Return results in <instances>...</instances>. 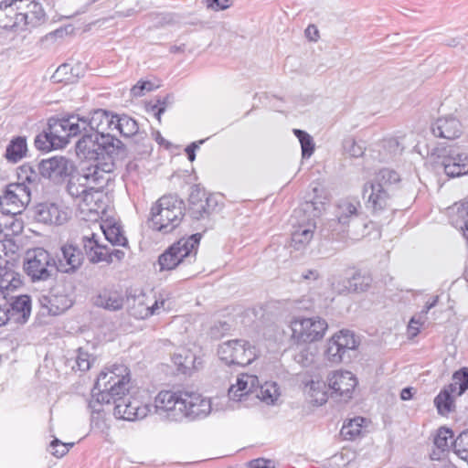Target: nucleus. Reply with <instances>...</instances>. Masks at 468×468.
<instances>
[{"label":"nucleus","mask_w":468,"mask_h":468,"mask_svg":"<svg viewBox=\"0 0 468 468\" xmlns=\"http://www.w3.org/2000/svg\"><path fill=\"white\" fill-rule=\"evenodd\" d=\"M115 115L109 112L98 109L88 116L69 115L60 119L51 118L48 121L47 131L37 136L36 146L44 151L62 148L69 142V138L76 136L90 128V132L101 136H113Z\"/></svg>","instance_id":"f257e3e1"},{"label":"nucleus","mask_w":468,"mask_h":468,"mask_svg":"<svg viewBox=\"0 0 468 468\" xmlns=\"http://www.w3.org/2000/svg\"><path fill=\"white\" fill-rule=\"evenodd\" d=\"M154 412L171 421L195 420L211 412V401L201 394L187 390H162L154 400Z\"/></svg>","instance_id":"f03ea898"},{"label":"nucleus","mask_w":468,"mask_h":468,"mask_svg":"<svg viewBox=\"0 0 468 468\" xmlns=\"http://www.w3.org/2000/svg\"><path fill=\"white\" fill-rule=\"evenodd\" d=\"M20 284L18 273L7 267H0V326L8 322L25 324L30 316L29 296L10 294V292Z\"/></svg>","instance_id":"7ed1b4c3"},{"label":"nucleus","mask_w":468,"mask_h":468,"mask_svg":"<svg viewBox=\"0 0 468 468\" xmlns=\"http://www.w3.org/2000/svg\"><path fill=\"white\" fill-rule=\"evenodd\" d=\"M76 154L80 158L92 161L90 165L112 161L114 171L117 162L125 158L126 149L115 136L100 137L87 130L76 143Z\"/></svg>","instance_id":"20e7f679"},{"label":"nucleus","mask_w":468,"mask_h":468,"mask_svg":"<svg viewBox=\"0 0 468 468\" xmlns=\"http://www.w3.org/2000/svg\"><path fill=\"white\" fill-rule=\"evenodd\" d=\"M324 209V203L321 200L305 201L294 209L292 216L293 231L291 238V246L294 250H303L310 243L316 229V219Z\"/></svg>","instance_id":"39448f33"},{"label":"nucleus","mask_w":468,"mask_h":468,"mask_svg":"<svg viewBox=\"0 0 468 468\" xmlns=\"http://www.w3.org/2000/svg\"><path fill=\"white\" fill-rule=\"evenodd\" d=\"M130 370L124 365H113L102 370L95 382L92 397L98 401H111L126 395L129 390Z\"/></svg>","instance_id":"423d86ee"},{"label":"nucleus","mask_w":468,"mask_h":468,"mask_svg":"<svg viewBox=\"0 0 468 468\" xmlns=\"http://www.w3.org/2000/svg\"><path fill=\"white\" fill-rule=\"evenodd\" d=\"M400 180L399 174L388 168L379 170L374 179L367 182L363 187V197L367 206L374 212L387 208L391 200L394 185Z\"/></svg>","instance_id":"0eeeda50"},{"label":"nucleus","mask_w":468,"mask_h":468,"mask_svg":"<svg viewBox=\"0 0 468 468\" xmlns=\"http://www.w3.org/2000/svg\"><path fill=\"white\" fill-rule=\"evenodd\" d=\"M112 172V161L83 166L80 171L73 172L69 176L67 192L75 200H78L86 191L91 189V185H105L109 181L108 175Z\"/></svg>","instance_id":"6e6552de"},{"label":"nucleus","mask_w":468,"mask_h":468,"mask_svg":"<svg viewBox=\"0 0 468 468\" xmlns=\"http://www.w3.org/2000/svg\"><path fill=\"white\" fill-rule=\"evenodd\" d=\"M185 205L176 196L160 197L151 208L153 229L163 233L174 230L184 216Z\"/></svg>","instance_id":"1a4fd4ad"},{"label":"nucleus","mask_w":468,"mask_h":468,"mask_svg":"<svg viewBox=\"0 0 468 468\" xmlns=\"http://www.w3.org/2000/svg\"><path fill=\"white\" fill-rule=\"evenodd\" d=\"M23 268L33 282L53 280L58 272L56 259L49 251L40 247L26 252Z\"/></svg>","instance_id":"9d476101"},{"label":"nucleus","mask_w":468,"mask_h":468,"mask_svg":"<svg viewBox=\"0 0 468 468\" xmlns=\"http://www.w3.org/2000/svg\"><path fill=\"white\" fill-rule=\"evenodd\" d=\"M201 235L197 233L182 238L158 258L160 271H171L180 264L195 262Z\"/></svg>","instance_id":"9b49d317"},{"label":"nucleus","mask_w":468,"mask_h":468,"mask_svg":"<svg viewBox=\"0 0 468 468\" xmlns=\"http://www.w3.org/2000/svg\"><path fill=\"white\" fill-rule=\"evenodd\" d=\"M218 355L226 365L241 367L250 365L257 357L255 346L242 339L223 342L218 346Z\"/></svg>","instance_id":"f8f14e48"},{"label":"nucleus","mask_w":468,"mask_h":468,"mask_svg":"<svg viewBox=\"0 0 468 468\" xmlns=\"http://www.w3.org/2000/svg\"><path fill=\"white\" fill-rule=\"evenodd\" d=\"M292 337L297 343H313L321 340L328 324L318 316L295 317L291 321Z\"/></svg>","instance_id":"ddd939ff"},{"label":"nucleus","mask_w":468,"mask_h":468,"mask_svg":"<svg viewBox=\"0 0 468 468\" xmlns=\"http://www.w3.org/2000/svg\"><path fill=\"white\" fill-rule=\"evenodd\" d=\"M31 200V188L25 183H12L0 195V209L5 215L20 214Z\"/></svg>","instance_id":"4468645a"},{"label":"nucleus","mask_w":468,"mask_h":468,"mask_svg":"<svg viewBox=\"0 0 468 468\" xmlns=\"http://www.w3.org/2000/svg\"><path fill=\"white\" fill-rule=\"evenodd\" d=\"M71 208L62 201L42 202L33 209L36 221L49 226H62L71 218Z\"/></svg>","instance_id":"2eb2a0df"},{"label":"nucleus","mask_w":468,"mask_h":468,"mask_svg":"<svg viewBox=\"0 0 468 468\" xmlns=\"http://www.w3.org/2000/svg\"><path fill=\"white\" fill-rule=\"evenodd\" d=\"M360 202L355 198H346L338 202L335 208V219L328 223L333 236L344 237L350 222L356 219L360 212Z\"/></svg>","instance_id":"dca6fc26"},{"label":"nucleus","mask_w":468,"mask_h":468,"mask_svg":"<svg viewBox=\"0 0 468 468\" xmlns=\"http://www.w3.org/2000/svg\"><path fill=\"white\" fill-rule=\"evenodd\" d=\"M356 385V378L350 371L336 370L327 377L330 397L340 401H348L352 398Z\"/></svg>","instance_id":"f3484780"},{"label":"nucleus","mask_w":468,"mask_h":468,"mask_svg":"<svg viewBox=\"0 0 468 468\" xmlns=\"http://www.w3.org/2000/svg\"><path fill=\"white\" fill-rule=\"evenodd\" d=\"M39 174L54 183H61L75 170L72 161L64 156H54L42 160L38 165Z\"/></svg>","instance_id":"a211bd4d"},{"label":"nucleus","mask_w":468,"mask_h":468,"mask_svg":"<svg viewBox=\"0 0 468 468\" xmlns=\"http://www.w3.org/2000/svg\"><path fill=\"white\" fill-rule=\"evenodd\" d=\"M82 245L87 257L92 263H98L101 261L111 263L112 262L113 258L121 261L125 255V252L122 250H110L107 246L101 245L97 235L94 233H91L90 236H83Z\"/></svg>","instance_id":"6ab92c4d"},{"label":"nucleus","mask_w":468,"mask_h":468,"mask_svg":"<svg viewBox=\"0 0 468 468\" xmlns=\"http://www.w3.org/2000/svg\"><path fill=\"white\" fill-rule=\"evenodd\" d=\"M114 416L125 420L144 419L151 411L149 405H143L140 400L126 395L113 400Z\"/></svg>","instance_id":"aec40b11"},{"label":"nucleus","mask_w":468,"mask_h":468,"mask_svg":"<svg viewBox=\"0 0 468 468\" xmlns=\"http://www.w3.org/2000/svg\"><path fill=\"white\" fill-rule=\"evenodd\" d=\"M441 165L445 174L450 177H457L468 174V153L460 147H450L441 155Z\"/></svg>","instance_id":"412c9836"},{"label":"nucleus","mask_w":468,"mask_h":468,"mask_svg":"<svg viewBox=\"0 0 468 468\" xmlns=\"http://www.w3.org/2000/svg\"><path fill=\"white\" fill-rule=\"evenodd\" d=\"M41 307L51 315H58L73 304L71 298L64 292L54 289L48 295L39 298Z\"/></svg>","instance_id":"4be33fe9"},{"label":"nucleus","mask_w":468,"mask_h":468,"mask_svg":"<svg viewBox=\"0 0 468 468\" xmlns=\"http://www.w3.org/2000/svg\"><path fill=\"white\" fill-rule=\"evenodd\" d=\"M165 303L166 301L164 299L152 300L142 294L133 300L130 312L137 319H145L151 315L159 314L160 310H165Z\"/></svg>","instance_id":"5701e85b"},{"label":"nucleus","mask_w":468,"mask_h":468,"mask_svg":"<svg viewBox=\"0 0 468 468\" xmlns=\"http://www.w3.org/2000/svg\"><path fill=\"white\" fill-rule=\"evenodd\" d=\"M82 261V252L77 247L66 244L61 248V255L57 261L58 271L73 273L81 266Z\"/></svg>","instance_id":"b1692460"},{"label":"nucleus","mask_w":468,"mask_h":468,"mask_svg":"<svg viewBox=\"0 0 468 468\" xmlns=\"http://www.w3.org/2000/svg\"><path fill=\"white\" fill-rule=\"evenodd\" d=\"M432 133L441 138L453 140L463 133L462 123L453 116H444L436 120L431 126Z\"/></svg>","instance_id":"393cba45"},{"label":"nucleus","mask_w":468,"mask_h":468,"mask_svg":"<svg viewBox=\"0 0 468 468\" xmlns=\"http://www.w3.org/2000/svg\"><path fill=\"white\" fill-rule=\"evenodd\" d=\"M22 5L19 8L24 12H17L19 24L24 22L25 25L37 27L45 20V12L42 5L35 0H20Z\"/></svg>","instance_id":"a878e982"},{"label":"nucleus","mask_w":468,"mask_h":468,"mask_svg":"<svg viewBox=\"0 0 468 468\" xmlns=\"http://www.w3.org/2000/svg\"><path fill=\"white\" fill-rule=\"evenodd\" d=\"M259 385L258 377L255 375L240 374L235 385H231L229 389V397L239 401L242 397L255 393Z\"/></svg>","instance_id":"bb28decb"},{"label":"nucleus","mask_w":468,"mask_h":468,"mask_svg":"<svg viewBox=\"0 0 468 468\" xmlns=\"http://www.w3.org/2000/svg\"><path fill=\"white\" fill-rule=\"evenodd\" d=\"M103 186L104 185H91V189L86 191L78 198V200H76L81 209L88 210L90 212H97L102 207V194L100 191V188L103 187Z\"/></svg>","instance_id":"cd10ccee"},{"label":"nucleus","mask_w":468,"mask_h":468,"mask_svg":"<svg viewBox=\"0 0 468 468\" xmlns=\"http://www.w3.org/2000/svg\"><path fill=\"white\" fill-rule=\"evenodd\" d=\"M333 289L338 293H349L363 292L369 286V279L356 273L350 279H344L340 282H333Z\"/></svg>","instance_id":"c85d7f7f"},{"label":"nucleus","mask_w":468,"mask_h":468,"mask_svg":"<svg viewBox=\"0 0 468 468\" xmlns=\"http://www.w3.org/2000/svg\"><path fill=\"white\" fill-rule=\"evenodd\" d=\"M327 383L322 380H312L305 386L304 392L310 402L316 406L324 404L329 397Z\"/></svg>","instance_id":"c756f323"},{"label":"nucleus","mask_w":468,"mask_h":468,"mask_svg":"<svg viewBox=\"0 0 468 468\" xmlns=\"http://www.w3.org/2000/svg\"><path fill=\"white\" fill-rule=\"evenodd\" d=\"M123 296L117 291L104 290L96 298V305L110 311H117L123 306Z\"/></svg>","instance_id":"7c9ffc66"},{"label":"nucleus","mask_w":468,"mask_h":468,"mask_svg":"<svg viewBox=\"0 0 468 468\" xmlns=\"http://www.w3.org/2000/svg\"><path fill=\"white\" fill-rule=\"evenodd\" d=\"M18 25L17 12L14 5L5 0L0 1V28L13 29Z\"/></svg>","instance_id":"2f4dec72"},{"label":"nucleus","mask_w":468,"mask_h":468,"mask_svg":"<svg viewBox=\"0 0 468 468\" xmlns=\"http://www.w3.org/2000/svg\"><path fill=\"white\" fill-rule=\"evenodd\" d=\"M205 192L197 188L192 190L189 196V214L195 219L204 218L208 216L204 206Z\"/></svg>","instance_id":"473e14b6"},{"label":"nucleus","mask_w":468,"mask_h":468,"mask_svg":"<svg viewBox=\"0 0 468 468\" xmlns=\"http://www.w3.org/2000/svg\"><path fill=\"white\" fill-rule=\"evenodd\" d=\"M454 395L456 396V392L453 391V388L450 385H448L436 396L434 399V404L440 414L445 415L453 410Z\"/></svg>","instance_id":"72a5a7b5"},{"label":"nucleus","mask_w":468,"mask_h":468,"mask_svg":"<svg viewBox=\"0 0 468 468\" xmlns=\"http://www.w3.org/2000/svg\"><path fill=\"white\" fill-rule=\"evenodd\" d=\"M27 144L25 137L17 136L11 140L5 150V158L12 162L17 163L27 154Z\"/></svg>","instance_id":"f704fd0d"},{"label":"nucleus","mask_w":468,"mask_h":468,"mask_svg":"<svg viewBox=\"0 0 468 468\" xmlns=\"http://www.w3.org/2000/svg\"><path fill=\"white\" fill-rule=\"evenodd\" d=\"M105 239L112 245L125 247L128 243L121 226L117 223L105 222L101 226Z\"/></svg>","instance_id":"c9c22d12"},{"label":"nucleus","mask_w":468,"mask_h":468,"mask_svg":"<svg viewBox=\"0 0 468 468\" xmlns=\"http://www.w3.org/2000/svg\"><path fill=\"white\" fill-rule=\"evenodd\" d=\"M113 131H118L122 135L130 137L137 134L138 124L135 120L127 115H115Z\"/></svg>","instance_id":"e433bc0d"},{"label":"nucleus","mask_w":468,"mask_h":468,"mask_svg":"<svg viewBox=\"0 0 468 468\" xmlns=\"http://www.w3.org/2000/svg\"><path fill=\"white\" fill-rule=\"evenodd\" d=\"M255 396L266 404H273L280 397V391L275 382H265L258 385Z\"/></svg>","instance_id":"4c0bfd02"},{"label":"nucleus","mask_w":468,"mask_h":468,"mask_svg":"<svg viewBox=\"0 0 468 468\" xmlns=\"http://www.w3.org/2000/svg\"><path fill=\"white\" fill-rule=\"evenodd\" d=\"M332 338L342 347L345 353L348 350H355L359 345L355 334L349 330H341L335 334Z\"/></svg>","instance_id":"58836bf2"},{"label":"nucleus","mask_w":468,"mask_h":468,"mask_svg":"<svg viewBox=\"0 0 468 468\" xmlns=\"http://www.w3.org/2000/svg\"><path fill=\"white\" fill-rule=\"evenodd\" d=\"M293 134L298 138L303 158H309L314 152V142L313 137L305 131L293 129Z\"/></svg>","instance_id":"ea45409f"},{"label":"nucleus","mask_w":468,"mask_h":468,"mask_svg":"<svg viewBox=\"0 0 468 468\" xmlns=\"http://www.w3.org/2000/svg\"><path fill=\"white\" fill-rule=\"evenodd\" d=\"M364 422L365 419L361 417H356L350 420L348 423L343 425L341 429V434L345 437V439L354 440L356 437L361 434Z\"/></svg>","instance_id":"a19ab883"},{"label":"nucleus","mask_w":468,"mask_h":468,"mask_svg":"<svg viewBox=\"0 0 468 468\" xmlns=\"http://www.w3.org/2000/svg\"><path fill=\"white\" fill-rule=\"evenodd\" d=\"M456 396H461L468 389V368L463 367L452 375V383L449 384Z\"/></svg>","instance_id":"79ce46f5"},{"label":"nucleus","mask_w":468,"mask_h":468,"mask_svg":"<svg viewBox=\"0 0 468 468\" xmlns=\"http://www.w3.org/2000/svg\"><path fill=\"white\" fill-rule=\"evenodd\" d=\"M453 432L445 427H441L438 430L435 438H434V444L435 446L441 450V452H444L448 450L451 446L453 447Z\"/></svg>","instance_id":"37998d69"},{"label":"nucleus","mask_w":468,"mask_h":468,"mask_svg":"<svg viewBox=\"0 0 468 468\" xmlns=\"http://www.w3.org/2000/svg\"><path fill=\"white\" fill-rule=\"evenodd\" d=\"M106 403V401H98L97 398H93L89 402V408L90 409L91 417L90 421L91 425L97 428H101L104 422V414L102 410V405Z\"/></svg>","instance_id":"c03bdc74"},{"label":"nucleus","mask_w":468,"mask_h":468,"mask_svg":"<svg viewBox=\"0 0 468 468\" xmlns=\"http://www.w3.org/2000/svg\"><path fill=\"white\" fill-rule=\"evenodd\" d=\"M343 148L346 154L355 158L361 157L366 150L363 142H356L352 137L344 140Z\"/></svg>","instance_id":"a18cd8bd"},{"label":"nucleus","mask_w":468,"mask_h":468,"mask_svg":"<svg viewBox=\"0 0 468 468\" xmlns=\"http://www.w3.org/2000/svg\"><path fill=\"white\" fill-rule=\"evenodd\" d=\"M326 358L335 364L341 363L343 361L345 351L340 347L338 344L331 337L327 342V347L324 352Z\"/></svg>","instance_id":"49530a36"},{"label":"nucleus","mask_w":468,"mask_h":468,"mask_svg":"<svg viewBox=\"0 0 468 468\" xmlns=\"http://www.w3.org/2000/svg\"><path fill=\"white\" fill-rule=\"evenodd\" d=\"M18 179L21 180L20 183H25V185L29 186L37 182L38 173L32 166L24 165L19 168Z\"/></svg>","instance_id":"de8ad7c7"},{"label":"nucleus","mask_w":468,"mask_h":468,"mask_svg":"<svg viewBox=\"0 0 468 468\" xmlns=\"http://www.w3.org/2000/svg\"><path fill=\"white\" fill-rule=\"evenodd\" d=\"M294 360L303 367H310L314 362V354L310 347H303L295 356Z\"/></svg>","instance_id":"09e8293b"},{"label":"nucleus","mask_w":468,"mask_h":468,"mask_svg":"<svg viewBox=\"0 0 468 468\" xmlns=\"http://www.w3.org/2000/svg\"><path fill=\"white\" fill-rule=\"evenodd\" d=\"M73 445V442L64 443L58 439H54L50 442L51 453L58 458H61L68 453V452Z\"/></svg>","instance_id":"8fccbe9b"},{"label":"nucleus","mask_w":468,"mask_h":468,"mask_svg":"<svg viewBox=\"0 0 468 468\" xmlns=\"http://www.w3.org/2000/svg\"><path fill=\"white\" fill-rule=\"evenodd\" d=\"M174 363L178 367V369L186 372V369L190 368L193 360L192 356L186 355L185 356L182 354H175L173 356Z\"/></svg>","instance_id":"3c124183"},{"label":"nucleus","mask_w":468,"mask_h":468,"mask_svg":"<svg viewBox=\"0 0 468 468\" xmlns=\"http://www.w3.org/2000/svg\"><path fill=\"white\" fill-rule=\"evenodd\" d=\"M154 89V84L150 81H139L131 89V93L133 97H142L145 91H150Z\"/></svg>","instance_id":"603ef678"},{"label":"nucleus","mask_w":468,"mask_h":468,"mask_svg":"<svg viewBox=\"0 0 468 468\" xmlns=\"http://www.w3.org/2000/svg\"><path fill=\"white\" fill-rule=\"evenodd\" d=\"M69 69V65H68V64L60 65L52 76V79L54 80V81H56V82L70 81L71 78L67 76Z\"/></svg>","instance_id":"864d4df0"},{"label":"nucleus","mask_w":468,"mask_h":468,"mask_svg":"<svg viewBox=\"0 0 468 468\" xmlns=\"http://www.w3.org/2000/svg\"><path fill=\"white\" fill-rule=\"evenodd\" d=\"M90 356L86 352L79 350V354L76 357V366L80 371H87L90 367Z\"/></svg>","instance_id":"5fc2aeb1"},{"label":"nucleus","mask_w":468,"mask_h":468,"mask_svg":"<svg viewBox=\"0 0 468 468\" xmlns=\"http://www.w3.org/2000/svg\"><path fill=\"white\" fill-rule=\"evenodd\" d=\"M384 148L388 150L391 154H399L402 152L403 147L400 145L397 138H388L384 141Z\"/></svg>","instance_id":"6e6d98bb"},{"label":"nucleus","mask_w":468,"mask_h":468,"mask_svg":"<svg viewBox=\"0 0 468 468\" xmlns=\"http://www.w3.org/2000/svg\"><path fill=\"white\" fill-rule=\"evenodd\" d=\"M422 315L419 318L412 317L408 325V332L411 337L416 336L420 332V326L423 324Z\"/></svg>","instance_id":"4d7b16f0"},{"label":"nucleus","mask_w":468,"mask_h":468,"mask_svg":"<svg viewBox=\"0 0 468 468\" xmlns=\"http://www.w3.org/2000/svg\"><path fill=\"white\" fill-rule=\"evenodd\" d=\"M250 468H275L274 463L266 459H256L249 463Z\"/></svg>","instance_id":"13d9d810"},{"label":"nucleus","mask_w":468,"mask_h":468,"mask_svg":"<svg viewBox=\"0 0 468 468\" xmlns=\"http://www.w3.org/2000/svg\"><path fill=\"white\" fill-rule=\"evenodd\" d=\"M207 7L214 10H225L229 6V0H207Z\"/></svg>","instance_id":"bf43d9fd"},{"label":"nucleus","mask_w":468,"mask_h":468,"mask_svg":"<svg viewBox=\"0 0 468 468\" xmlns=\"http://www.w3.org/2000/svg\"><path fill=\"white\" fill-rule=\"evenodd\" d=\"M204 199V206L206 207L207 212L209 215L211 212H213L217 206H218V200L217 197L214 196H208L205 194Z\"/></svg>","instance_id":"052dcab7"},{"label":"nucleus","mask_w":468,"mask_h":468,"mask_svg":"<svg viewBox=\"0 0 468 468\" xmlns=\"http://www.w3.org/2000/svg\"><path fill=\"white\" fill-rule=\"evenodd\" d=\"M305 36L311 41H317L319 38V31L314 25H309L305 29Z\"/></svg>","instance_id":"680f3d73"},{"label":"nucleus","mask_w":468,"mask_h":468,"mask_svg":"<svg viewBox=\"0 0 468 468\" xmlns=\"http://www.w3.org/2000/svg\"><path fill=\"white\" fill-rule=\"evenodd\" d=\"M165 101H158V103L153 106V111L154 112V114L159 122L161 121V115L165 112Z\"/></svg>","instance_id":"e2e57ef3"},{"label":"nucleus","mask_w":468,"mask_h":468,"mask_svg":"<svg viewBox=\"0 0 468 468\" xmlns=\"http://www.w3.org/2000/svg\"><path fill=\"white\" fill-rule=\"evenodd\" d=\"M197 148H198V144H197V143H192L186 148V152L190 162H193L196 158L195 151Z\"/></svg>","instance_id":"0e129e2a"},{"label":"nucleus","mask_w":468,"mask_h":468,"mask_svg":"<svg viewBox=\"0 0 468 468\" xmlns=\"http://www.w3.org/2000/svg\"><path fill=\"white\" fill-rule=\"evenodd\" d=\"M439 301V296L436 295L434 297H432L431 300H429L426 304H425V309L421 312V314L423 315H426L428 314V312L433 308L434 306H436L437 303Z\"/></svg>","instance_id":"69168bd1"},{"label":"nucleus","mask_w":468,"mask_h":468,"mask_svg":"<svg viewBox=\"0 0 468 468\" xmlns=\"http://www.w3.org/2000/svg\"><path fill=\"white\" fill-rule=\"evenodd\" d=\"M319 274L315 270H307L303 272L302 278L303 280H316Z\"/></svg>","instance_id":"338daca9"},{"label":"nucleus","mask_w":468,"mask_h":468,"mask_svg":"<svg viewBox=\"0 0 468 468\" xmlns=\"http://www.w3.org/2000/svg\"><path fill=\"white\" fill-rule=\"evenodd\" d=\"M412 391H413V388H405L401 390L400 392V399L402 400H408V399H410L412 398Z\"/></svg>","instance_id":"774afa93"}]
</instances>
